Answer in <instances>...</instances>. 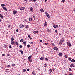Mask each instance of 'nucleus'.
Wrapping results in <instances>:
<instances>
[{
	"mask_svg": "<svg viewBox=\"0 0 75 75\" xmlns=\"http://www.w3.org/2000/svg\"><path fill=\"white\" fill-rule=\"evenodd\" d=\"M2 21L0 19V22H1Z\"/></svg>",
	"mask_w": 75,
	"mask_h": 75,
	"instance_id": "59",
	"label": "nucleus"
},
{
	"mask_svg": "<svg viewBox=\"0 0 75 75\" xmlns=\"http://www.w3.org/2000/svg\"><path fill=\"white\" fill-rule=\"evenodd\" d=\"M65 75H67V74H65Z\"/></svg>",
	"mask_w": 75,
	"mask_h": 75,
	"instance_id": "63",
	"label": "nucleus"
},
{
	"mask_svg": "<svg viewBox=\"0 0 75 75\" xmlns=\"http://www.w3.org/2000/svg\"><path fill=\"white\" fill-rule=\"evenodd\" d=\"M45 60H46V61H48V60L47 58H45Z\"/></svg>",
	"mask_w": 75,
	"mask_h": 75,
	"instance_id": "40",
	"label": "nucleus"
},
{
	"mask_svg": "<svg viewBox=\"0 0 75 75\" xmlns=\"http://www.w3.org/2000/svg\"><path fill=\"white\" fill-rule=\"evenodd\" d=\"M47 31L48 32H49V33H50L51 32V30H50V29H48L47 30Z\"/></svg>",
	"mask_w": 75,
	"mask_h": 75,
	"instance_id": "28",
	"label": "nucleus"
},
{
	"mask_svg": "<svg viewBox=\"0 0 75 75\" xmlns=\"http://www.w3.org/2000/svg\"><path fill=\"white\" fill-rule=\"evenodd\" d=\"M2 56H3V57H4V56H5V54H3L2 55Z\"/></svg>",
	"mask_w": 75,
	"mask_h": 75,
	"instance_id": "46",
	"label": "nucleus"
},
{
	"mask_svg": "<svg viewBox=\"0 0 75 75\" xmlns=\"http://www.w3.org/2000/svg\"><path fill=\"white\" fill-rule=\"evenodd\" d=\"M33 17L34 18V20H35V19H36V17H35V16H33Z\"/></svg>",
	"mask_w": 75,
	"mask_h": 75,
	"instance_id": "30",
	"label": "nucleus"
},
{
	"mask_svg": "<svg viewBox=\"0 0 75 75\" xmlns=\"http://www.w3.org/2000/svg\"><path fill=\"white\" fill-rule=\"evenodd\" d=\"M19 47H22V46L21 45H20V46H19Z\"/></svg>",
	"mask_w": 75,
	"mask_h": 75,
	"instance_id": "54",
	"label": "nucleus"
},
{
	"mask_svg": "<svg viewBox=\"0 0 75 75\" xmlns=\"http://www.w3.org/2000/svg\"><path fill=\"white\" fill-rule=\"evenodd\" d=\"M74 64H72L70 66V67L71 68H72V67H74Z\"/></svg>",
	"mask_w": 75,
	"mask_h": 75,
	"instance_id": "15",
	"label": "nucleus"
},
{
	"mask_svg": "<svg viewBox=\"0 0 75 75\" xmlns=\"http://www.w3.org/2000/svg\"><path fill=\"white\" fill-rule=\"evenodd\" d=\"M30 71V69H27V71Z\"/></svg>",
	"mask_w": 75,
	"mask_h": 75,
	"instance_id": "41",
	"label": "nucleus"
},
{
	"mask_svg": "<svg viewBox=\"0 0 75 75\" xmlns=\"http://www.w3.org/2000/svg\"><path fill=\"white\" fill-rule=\"evenodd\" d=\"M28 23L29 24H31V23H30V22H28Z\"/></svg>",
	"mask_w": 75,
	"mask_h": 75,
	"instance_id": "62",
	"label": "nucleus"
},
{
	"mask_svg": "<svg viewBox=\"0 0 75 75\" xmlns=\"http://www.w3.org/2000/svg\"><path fill=\"white\" fill-rule=\"evenodd\" d=\"M29 21H32V18H29Z\"/></svg>",
	"mask_w": 75,
	"mask_h": 75,
	"instance_id": "26",
	"label": "nucleus"
},
{
	"mask_svg": "<svg viewBox=\"0 0 75 75\" xmlns=\"http://www.w3.org/2000/svg\"><path fill=\"white\" fill-rule=\"evenodd\" d=\"M7 56H10V54H7Z\"/></svg>",
	"mask_w": 75,
	"mask_h": 75,
	"instance_id": "44",
	"label": "nucleus"
},
{
	"mask_svg": "<svg viewBox=\"0 0 75 75\" xmlns=\"http://www.w3.org/2000/svg\"><path fill=\"white\" fill-rule=\"evenodd\" d=\"M44 24H45V26H46V25H45L47 24V22H45V23Z\"/></svg>",
	"mask_w": 75,
	"mask_h": 75,
	"instance_id": "32",
	"label": "nucleus"
},
{
	"mask_svg": "<svg viewBox=\"0 0 75 75\" xmlns=\"http://www.w3.org/2000/svg\"><path fill=\"white\" fill-rule=\"evenodd\" d=\"M27 47H30V45H27Z\"/></svg>",
	"mask_w": 75,
	"mask_h": 75,
	"instance_id": "43",
	"label": "nucleus"
},
{
	"mask_svg": "<svg viewBox=\"0 0 75 75\" xmlns=\"http://www.w3.org/2000/svg\"><path fill=\"white\" fill-rule=\"evenodd\" d=\"M16 31L18 32V29H16Z\"/></svg>",
	"mask_w": 75,
	"mask_h": 75,
	"instance_id": "51",
	"label": "nucleus"
},
{
	"mask_svg": "<svg viewBox=\"0 0 75 75\" xmlns=\"http://www.w3.org/2000/svg\"><path fill=\"white\" fill-rule=\"evenodd\" d=\"M12 65L13 67H14L15 66H16V65H15V64H12Z\"/></svg>",
	"mask_w": 75,
	"mask_h": 75,
	"instance_id": "33",
	"label": "nucleus"
},
{
	"mask_svg": "<svg viewBox=\"0 0 75 75\" xmlns=\"http://www.w3.org/2000/svg\"><path fill=\"white\" fill-rule=\"evenodd\" d=\"M9 69H6V71H7H7H9Z\"/></svg>",
	"mask_w": 75,
	"mask_h": 75,
	"instance_id": "53",
	"label": "nucleus"
},
{
	"mask_svg": "<svg viewBox=\"0 0 75 75\" xmlns=\"http://www.w3.org/2000/svg\"><path fill=\"white\" fill-rule=\"evenodd\" d=\"M40 42H42V40H40Z\"/></svg>",
	"mask_w": 75,
	"mask_h": 75,
	"instance_id": "50",
	"label": "nucleus"
},
{
	"mask_svg": "<svg viewBox=\"0 0 75 75\" xmlns=\"http://www.w3.org/2000/svg\"><path fill=\"white\" fill-rule=\"evenodd\" d=\"M59 55L60 57H61L62 56V54L61 53H60L59 54Z\"/></svg>",
	"mask_w": 75,
	"mask_h": 75,
	"instance_id": "17",
	"label": "nucleus"
},
{
	"mask_svg": "<svg viewBox=\"0 0 75 75\" xmlns=\"http://www.w3.org/2000/svg\"><path fill=\"white\" fill-rule=\"evenodd\" d=\"M40 11H41V12H44V10H43L42 9H40Z\"/></svg>",
	"mask_w": 75,
	"mask_h": 75,
	"instance_id": "22",
	"label": "nucleus"
},
{
	"mask_svg": "<svg viewBox=\"0 0 75 75\" xmlns=\"http://www.w3.org/2000/svg\"><path fill=\"white\" fill-rule=\"evenodd\" d=\"M23 44L25 46H26V45H27V43H26V41L24 42Z\"/></svg>",
	"mask_w": 75,
	"mask_h": 75,
	"instance_id": "14",
	"label": "nucleus"
},
{
	"mask_svg": "<svg viewBox=\"0 0 75 75\" xmlns=\"http://www.w3.org/2000/svg\"><path fill=\"white\" fill-rule=\"evenodd\" d=\"M21 53V54H23V51L22 50L19 51Z\"/></svg>",
	"mask_w": 75,
	"mask_h": 75,
	"instance_id": "27",
	"label": "nucleus"
},
{
	"mask_svg": "<svg viewBox=\"0 0 75 75\" xmlns=\"http://www.w3.org/2000/svg\"><path fill=\"white\" fill-rule=\"evenodd\" d=\"M20 9L21 10H25V8L22 7L20 8Z\"/></svg>",
	"mask_w": 75,
	"mask_h": 75,
	"instance_id": "5",
	"label": "nucleus"
},
{
	"mask_svg": "<svg viewBox=\"0 0 75 75\" xmlns=\"http://www.w3.org/2000/svg\"><path fill=\"white\" fill-rule=\"evenodd\" d=\"M45 14L46 16H47L48 17V18H50V15H49V14H48V13H47V12H46Z\"/></svg>",
	"mask_w": 75,
	"mask_h": 75,
	"instance_id": "3",
	"label": "nucleus"
},
{
	"mask_svg": "<svg viewBox=\"0 0 75 75\" xmlns=\"http://www.w3.org/2000/svg\"><path fill=\"white\" fill-rule=\"evenodd\" d=\"M55 32H56V33H58V30H55Z\"/></svg>",
	"mask_w": 75,
	"mask_h": 75,
	"instance_id": "45",
	"label": "nucleus"
},
{
	"mask_svg": "<svg viewBox=\"0 0 75 75\" xmlns=\"http://www.w3.org/2000/svg\"><path fill=\"white\" fill-rule=\"evenodd\" d=\"M61 2L62 3H64V2H65V0H62Z\"/></svg>",
	"mask_w": 75,
	"mask_h": 75,
	"instance_id": "29",
	"label": "nucleus"
},
{
	"mask_svg": "<svg viewBox=\"0 0 75 75\" xmlns=\"http://www.w3.org/2000/svg\"><path fill=\"white\" fill-rule=\"evenodd\" d=\"M5 47H7L8 46L7 45H5Z\"/></svg>",
	"mask_w": 75,
	"mask_h": 75,
	"instance_id": "42",
	"label": "nucleus"
},
{
	"mask_svg": "<svg viewBox=\"0 0 75 75\" xmlns=\"http://www.w3.org/2000/svg\"><path fill=\"white\" fill-rule=\"evenodd\" d=\"M32 74L34 75H35V72L34 71H33L32 72Z\"/></svg>",
	"mask_w": 75,
	"mask_h": 75,
	"instance_id": "21",
	"label": "nucleus"
},
{
	"mask_svg": "<svg viewBox=\"0 0 75 75\" xmlns=\"http://www.w3.org/2000/svg\"><path fill=\"white\" fill-rule=\"evenodd\" d=\"M45 45H47V43H46L45 44Z\"/></svg>",
	"mask_w": 75,
	"mask_h": 75,
	"instance_id": "52",
	"label": "nucleus"
},
{
	"mask_svg": "<svg viewBox=\"0 0 75 75\" xmlns=\"http://www.w3.org/2000/svg\"><path fill=\"white\" fill-rule=\"evenodd\" d=\"M64 57L65 58H68V56L67 55H65L64 56Z\"/></svg>",
	"mask_w": 75,
	"mask_h": 75,
	"instance_id": "35",
	"label": "nucleus"
},
{
	"mask_svg": "<svg viewBox=\"0 0 75 75\" xmlns=\"http://www.w3.org/2000/svg\"><path fill=\"white\" fill-rule=\"evenodd\" d=\"M32 56H30L28 57V60L30 62H32V59H31Z\"/></svg>",
	"mask_w": 75,
	"mask_h": 75,
	"instance_id": "1",
	"label": "nucleus"
},
{
	"mask_svg": "<svg viewBox=\"0 0 75 75\" xmlns=\"http://www.w3.org/2000/svg\"><path fill=\"white\" fill-rule=\"evenodd\" d=\"M53 26L54 27V28H57L58 27V25H55V24L53 25Z\"/></svg>",
	"mask_w": 75,
	"mask_h": 75,
	"instance_id": "4",
	"label": "nucleus"
},
{
	"mask_svg": "<svg viewBox=\"0 0 75 75\" xmlns=\"http://www.w3.org/2000/svg\"><path fill=\"white\" fill-rule=\"evenodd\" d=\"M8 28H10V26L9 25L8 26Z\"/></svg>",
	"mask_w": 75,
	"mask_h": 75,
	"instance_id": "48",
	"label": "nucleus"
},
{
	"mask_svg": "<svg viewBox=\"0 0 75 75\" xmlns=\"http://www.w3.org/2000/svg\"><path fill=\"white\" fill-rule=\"evenodd\" d=\"M47 1V0H45V2H46V1Z\"/></svg>",
	"mask_w": 75,
	"mask_h": 75,
	"instance_id": "58",
	"label": "nucleus"
},
{
	"mask_svg": "<svg viewBox=\"0 0 75 75\" xmlns=\"http://www.w3.org/2000/svg\"><path fill=\"white\" fill-rule=\"evenodd\" d=\"M28 25H27V26H26V27H25V28H28Z\"/></svg>",
	"mask_w": 75,
	"mask_h": 75,
	"instance_id": "47",
	"label": "nucleus"
},
{
	"mask_svg": "<svg viewBox=\"0 0 75 75\" xmlns=\"http://www.w3.org/2000/svg\"><path fill=\"white\" fill-rule=\"evenodd\" d=\"M44 67H45V68H46L47 67V65L46 64H44Z\"/></svg>",
	"mask_w": 75,
	"mask_h": 75,
	"instance_id": "31",
	"label": "nucleus"
},
{
	"mask_svg": "<svg viewBox=\"0 0 75 75\" xmlns=\"http://www.w3.org/2000/svg\"><path fill=\"white\" fill-rule=\"evenodd\" d=\"M28 37L30 38V40H33V38L30 37V35H28Z\"/></svg>",
	"mask_w": 75,
	"mask_h": 75,
	"instance_id": "11",
	"label": "nucleus"
},
{
	"mask_svg": "<svg viewBox=\"0 0 75 75\" xmlns=\"http://www.w3.org/2000/svg\"><path fill=\"white\" fill-rule=\"evenodd\" d=\"M1 6H6V5L4 4H1Z\"/></svg>",
	"mask_w": 75,
	"mask_h": 75,
	"instance_id": "24",
	"label": "nucleus"
},
{
	"mask_svg": "<svg viewBox=\"0 0 75 75\" xmlns=\"http://www.w3.org/2000/svg\"><path fill=\"white\" fill-rule=\"evenodd\" d=\"M11 44H12L13 45V44H14V42H12L11 41Z\"/></svg>",
	"mask_w": 75,
	"mask_h": 75,
	"instance_id": "37",
	"label": "nucleus"
},
{
	"mask_svg": "<svg viewBox=\"0 0 75 75\" xmlns=\"http://www.w3.org/2000/svg\"><path fill=\"white\" fill-rule=\"evenodd\" d=\"M7 67H10V65H8L7 66Z\"/></svg>",
	"mask_w": 75,
	"mask_h": 75,
	"instance_id": "56",
	"label": "nucleus"
},
{
	"mask_svg": "<svg viewBox=\"0 0 75 75\" xmlns=\"http://www.w3.org/2000/svg\"><path fill=\"white\" fill-rule=\"evenodd\" d=\"M71 62H74V63L75 62V60H74V59H72L71 60Z\"/></svg>",
	"mask_w": 75,
	"mask_h": 75,
	"instance_id": "20",
	"label": "nucleus"
},
{
	"mask_svg": "<svg viewBox=\"0 0 75 75\" xmlns=\"http://www.w3.org/2000/svg\"><path fill=\"white\" fill-rule=\"evenodd\" d=\"M9 47H11V45H10L9 46Z\"/></svg>",
	"mask_w": 75,
	"mask_h": 75,
	"instance_id": "60",
	"label": "nucleus"
},
{
	"mask_svg": "<svg viewBox=\"0 0 75 75\" xmlns=\"http://www.w3.org/2000/svg\"><path fill=\"white\" fill-rule=\"evenodd\" d=\"M14 40V39L13 37H12L11 38V40L12 41H13Z\"/></svg>",
	"mask_w": 75,
	"mask_h": 75,
	"instance_id": "18",
	"label": "nucleus"
},
{
	"mask_svg": "<svg viewBox=\"0 0 75 75\" xmlns=\"http://www.w3.org/2000/svg\"><path fill=\"white\" fill-rule=\"evenodd\" d=\"M69 75H72V74L71 73V74H69Z\"/></svg>",
	"mask_w": 75,
	"mask_h": 75,
	"instance_id": "55",
	"label": "nucleus"
},
{
	"mask_svg": "<svg viewBox=\"0 0 75 75\" xmlns=\"http://www.w3.org/2000/svg\"><path fill=\"white\" fill-rule=\"evenodd\" d=\"M16 45H18V42H16Z\"/></svg>",
	"mask_w": 75,
	"mask_h": 75,
	"instance_id": "38",
	"label": "nucleus"
},
{
	"mask_svg": "<svg viewBox=\"0 0 75 75\" xmlns=\"http://www.w3.org/2000/svg\"><path fill=\"white\" fill-rule=\"evenodd\" d=\"M44 59V57H42L40 58V60H41L42 61H43Z\"/></svg>",
	"mask_w": 75,
	"mask_h": 75,
	"instance_id": "10",
	"label": "nucleus"
},
{
	"mask_svg": "<svg viewBox=\"0 0 75 75\" xmlns=\"http://www.w3.org/2000/svg\"><path fill=\"white\" fill-rule=\"evenodd\" d=\"M17 12L16 11H14L13 12V14L15 15V14L17 13Z\"/></svg>",
	"mask_w": 75,
	"mask_h": 75,
	"instance_id": "9",
	"label": "nucleus"
},
{
	"mask_svg": "<svg viewBox=\"0 0 75 75\" xmlns=\"http://www.w3.org/2000/svg\"><path fill=\"white\" fill-rule=\"evenodd\" d=\"M51 44H52V45H53V46H55V45H54V43H52Z\"/></svg>",
	"mask_w": 75,
	"mask_h": 75,
	"instance_id": "36",
	"label": "nucleus"
},
{
	"mask_svg": "<svg viewBox=\"0 0 75 75\" xmlns=\"http://www.w3.org/2000/svg\"><path fill=\"white\" fill-rule=\"evenodd\" d=\"M24 41V40H23V39H21L20 40V42H23Z\"/></svg>",
	"mask_w": 75,
	"mask_h": 75,
	"instance_id": "19",
	"label": "nucleus"
},
{
	"mask_svg": "<svg viewBox=\"0 0 75 75\" xmlns=\"http://www.w3.org/2000/svg\"><path fill=\"white\" fill-rule=\"evenodd\" d=\"M24 25H23L22 24H21L20 25V28H21V27H24Z\"/></svg>",
	"mask_w": 75,
	"mask_h": 75,
	"instance_id": "8",
	"label": "nucleus"
},
{
	"mask_svg": "<svg viewBox=\"0 0 75 75\" xmlns=\"http://www.w3.org/2000/svg\"><path fill=\"white\" fill-rule=\"evenodd\" d=\"M30 1H32V2H35V1H36V0H30Z\"/></svg>",
	"mask_w": 75,
	"mask_h": 75,
	"instance_id": "23",
	"label": "nucleus"
},
{
	"mask_svg": "<svg viewBox=\"0 0 75 75\" xmlns=\"http://www.w3.org/2000/svg\"><path fill=\"white\" fill-rule=\"evenodd\" d=\"M2 8L3 9L5 10V11H7V8L5 7L2 6Z\"/></svg>",
	"mask_w": 75,
	"mask_h": 75,
	"instance_id": "6",
	"label": "nucleus"
},
{
	"mask_svg": "<svg viewBox=\"0 0 75 75\" xmlns=\"http://www.w3.org/2000/svg\"><path fill=\"white\" fill-rule=\"evenodd\" d=\"M18 75H20V74H19Z\"/></svg>",
	"mask_w": 75,
	"mask_h": 75,
	"instance_id": "64",
	"label": "nucleus"
},
{
	"mask_svg": "<svg viewBox=\"0 0 75 75\" xmlns=\"http://www.w3.org/2000/svg\"><path fill=\"white\" fill-rule=\"evenodd\" d=\"M67 44H68V46L69 47H70V46H71V44L69 42H68Z\"/></svg>",
	"mask_w": 75,
	"mask_h": 75,
	"instance_id": "13",
	"label": "nucleus"
},
{
	"mask_svg": "<svg viewBox=\"0 0 75 75\" xmlns=\"http://www.w3.org/2000/svg\"><path fill=\"white\" fill-rule=\"evenodd\" d=\"M49 71H50V72H52V70L51 69H50L49 70Z\"/></svg>",
	"mask_w": 75,
	"mask_h": 75,
	"instance_id": "34",
	"label": "nucleus"
},
{
	"mask_svg": "<svg viewBox=\"0 0 75 75\" xmlns=\"http://www.w3.org/2000/svg\"><path fill=\"white\" fill-rule=\"evenodd\" d=\"M68 59H69V60H70V61H71V58H69Z\"/></svg>",
	"mask_w": 75,
	"mask_h": 75,
	"instance_id": "49",
	"label": "nucleus"
},
{
	"mask_svg": "<svg viewBox=\"0 0 75 75\" xmlns=\"http://www.w3.org/2000/svg\"><path fill=\"white\" fill-rule=\"evenodd\" d=\"M69 71H71V68H69Z\"/></svg>",
	"mask_w": 75,
	"mask_h": 75,
	"instance_id": "39",
	"label": "nucleus"
},
{
	"mask_svg": "<svg viewBox=\"0 0 75 75\" xmlns=\"http://www.w3.org/2000/svg\"><path fill=\"white\" fill-rule=\"evenodd\" d=\"M54 50H58V48H57V47H54L53 48Z\"/></svg>",
	"mask_w": 75,
	"mask_h": 75,
	"instance_id": "16",
	"label": "nucleus"
},
{
	"mask_svg": "<svg viewBox=\"0 0 75 75\" xmlns=\"http://www.w3.org/2000/svg\"><path fill=\"white\" fill-rule=\"evenodd\" d=\"M33 33H34V34H38L39 33L38 31H35L34 32L33 31Z\"/></svg>",
	"mask_w": 75,
	"mask_h": 75,
	"instance_id": "7",
	"label": "nucleus"
},
{
	"mask_svg": "<svg viewBox=\"0 0 75 75\" xmlns=\"http://www.w3.org/2000/svg\"><path fill=\"white\" fill-rule=\"evenodd\" d=\"M5 72H7V73L8 72V71L7 70H6Z\"/></svg>",
	"mask_w": 75,
	"mask_h": 75,
	"instance_id": "61",
	"label": "nucleus"
},
{
	"mask_svg": "<svg viewBox=\"0 0 75 75\" xmlns=\"http://www.w3.org/2000/svg\"><path fill=\"white\" fill-rule=\"evenodd\" d=\"M0 17L2 18V19H3V15L1 14H0Z\"/></svg>",
	"mask_w": 75,
	"mask_h": 75,
	"instance_id": "12",
	"label": "nucleus"
},
{
	"mask_svg": "<svg viewBox=\"0 0 75 75\" xmlns=\"http://www.w3.org/2000/svg\"><path fill=\"white\" fill-rule=\"evenodd\" d=\"M30 11H31V12H33V11H34L33 8L32 7H30Z\"/></svg>",
	"mask_w": 75,
	"mask_h": 75,
	"instance_id": "2",
	"label": "nucleus"
},
{
	"mask_svg": "<svg viewBox=\"0 0 75 75\" xmlns=\"http://www.w3.org/2000/svg\"><path fill=\"white\" fill-rule=\"evenodd\" d=\"M30 44H33V42H31L30 43Z\"/></svg>",
	"mask_w": 75,
	"mask_h": 75,
	"instance_id": "57",
	"label": "nucleus"
},
{
	"mask_svg": "<svg viewBox=\"0 0 75 75\" xmlns=\"http://www.w3.org/2000/svg\"><path fill=\"white\" fill-rule=\"evenodd\" d=\"M23 71L24 72H25L26 71V69H23Z\"/></svg>",
	"mask_w": 75,
	"mask_h": 75,
	"instance_id": "25",
	"label": "nucleus"
}]
</instances>
